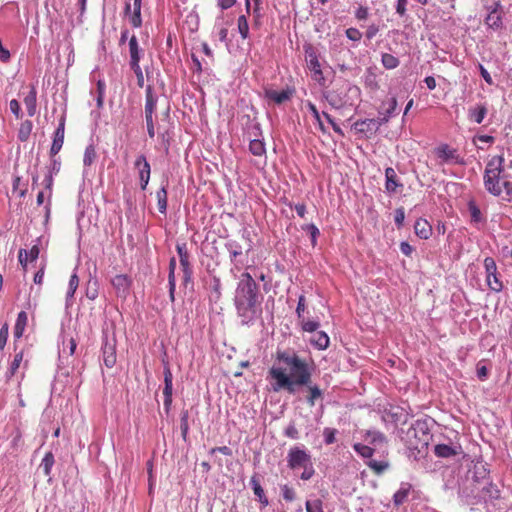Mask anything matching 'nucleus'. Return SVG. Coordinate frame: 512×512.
I'll return each mask as SVG.
<instances>
[{
	"mask_svg": "<svg viewBox=\"0 0 512 512\" xmlns=\"http://www.w3.org/2000/svg\"><path fill=\"white\" fill-rule=\"evenodd\" d=\"M312 369L308 361L293 350H277L274 363L268 371L267 379L274 392L286 391L294 394L298 387L307 386V403L310 407L323 393L317 385H310Z\"/></svg>",
	"mask_w": 512,
	"mask_h": 512,
	"instance_id": "f257e3e1",
	"label": "nucleus"
},
{
	"mask_svg": "<svg viewBox=\"0 0 512 512\" xmlns=\"http://www.w3.org/2000/svg\"><path fill=\"white\" fill-rule=\"evenodd\" d=\"M259 287L253 277L245 272L241 274L236 289L235 304L240 314L247 311L255 312V308L261 302Z\"/></svg>",
	"mask_w": 512,
	"mask_h": 512,
	"instance_id": "f03ea898",
	"label": "nucleus"
},
{
	"mask_svg": "<svg viewBox=\"0 0 512 512\" xmlns=\"http://www.w3.org/2000/svg\"><path fill=\"white\" fill-rule=\"evenodd\" d=\"M505 158L503 155L491 157L487 162L483 181L485 189L494 196L502 194V186L508 180V175L504 169Z\"/></svg>",
	"mask_w": 512,
	"mask_h": 512,
	"instance_id": "7ed1b4c3",
	"label": "nucleus"
},
{
	"mask_svg": "<svg viewBox=\"0 0 512 512\" xmlns=\"http://www.w3.org/2000/svg\"><path fill=\"white\" fill-rule=\"evenodd\" d=\"M287 465L292 470L303 468V472L300 476L302 480L311 479L315 473L310 454L297 446L289 450L287 454Z\"/></svg>",
	"mask_w": 512,
	"mask_h": 512,
	"instance_id": "20e7f679",
	"label": "nucleus"
},
{
	"mask_svg": "<svg viewBox=\"0 0 512 512\" xmlns=\"http://www.w3.org/2000/svg\"><path fill=\"white\" fill-rule=\"evenodd\" d=\"M134 168L138 171L139 183L142 190H146L147 185L150 181L151 166L146 159V156L140 154L136 157L134 162Z\"/></svg>",
	"mask_w": 512,
	"mask_h": 512,
	"instance_id": "39448f33",
	"label": "nucleus"
},
{
	"mask_svg": "<svg viewBox=\"0 0 512 512\" xmlns=\"http://www.w3.org/2000/svg\"><path fill=\"white\" fill-rule=\"evenodd\" d=\"M413 435L418 438V442L414 444V448L420 450V448L427 446L431 438L426 424L424 422L417 421L416 424L411 427L408 431V435ZM413 445V443H411Z\"/></svg>",
	"mask_w": 512,
	"mask_h": 512,
	"instance_id": "423d86ee",
	"label": "nucleus"
},
{
	"mask_svg": "<svg viewBox=\"0 0 512 512\" xmlns=\"http://www.w3.org/2000/svg\"><path fill=\"white\" fill-rule=\"evenodd\" d=\"M164 389H163V395H164V408L166 412L170 410L171 404H172V394H173V375L170 370V367L166 365L164 367Z\"/></svg>",
	"mask_w": 512,
	"mask_h": 512,
	"instance_id": "0eeeda50",
	"label": "nucleus"
},
{
	"mask_svg": "<svg viewBox=\"0 0 512 512\" xmlns=\"http://www.w3.org/2000/svg\"><path fill=\"white\" fill-rule=\"evenodd\" d=\"M65 137V116H61L58 127L54 133L52 145L50 148V156L55 157L62 149Z\"/></svg>",
	"mask_w": 512,
	"mask_h": 512,
	"instance_id": "6e6552de",
	"label": "nucleus"
},
{
	"mask_svg": "<svg viewBox=\"0 0 512 512\" xmlns=\"http://www.w3.org/2000/svg\"><path fill=\"white\" fill-rule=\"evenodd\" d=\"M435 154L438 158H440L443 162L450 163H460V157L457 153V150L451 148L447 144H442L435 149Z\"/></svg>",
	"mask_w": 512,
	"mask_h": 512,
	"instance_id": "1a4fd4ad",
	"label": "nucleus"
},
{
	"mask_svg": "<svg viewBox=\"0 0 512 512\" xmlns=\"http://www.w3.org/2000/svg\"><path fill=\"white\" fill-rule=\"evenodd\" d=\"M382 124L381 119H364L356 121L354 126L359 133L374 134Z\"/></svg>",
	"mask_w": 512,
	"mask_h": 512,
	"instance_id": "9d476101",
	"label": "nucleus"
},
{
	"mask_svg": "<svg viewBox=\"0 0 512 512\" xmlns=\"http://www.w3.org/2000/svg\"><path fill=\"white\" fill-rule=\"evenodd\" d=\"M116 293L119 297L126 298L129 293L131 280L127 275L119 274L116 275L111 281Z\"/></svg>",
	"mask_w": 512,
	"mask_h": 512,
	"instance_id": "9b49d317",
	"label": "nucleus"
},
{
	"mask_svg": "<svg viewBox=\"0 0 512 512\" xmlns=\"http://www.w3.org/2000/svg\"><path fill=\"white\" fill-rule=\"evenodd\" d=\"M52 158L51 167L47 170L44 179L42 181V185H44L45 189L48 191V198H51L52 195V186H53V173H58L60 170V161L55 157Z\"/></svg>",
	"mask_w": 512,
	"mask_h": 512,
	"instance_id": "f8f14e48",
	"label": "nucleus"
},
{
	"mask_svg": "<svg viewBox=\"0 0 512 512\" xmlns=\"http://www.w3.org/2000/svg\"><path fill=\"white\" fill-rule=\"evenodd\" d=\"M143 53L144 51L139 47L136 36L133 35L129 40L130 66L140 65Z\"/></svg>",
	"mask_w": 512,
	"mask_h": 512,
	"instance_id": "ddd939ff",
	"label": "nucleus"
},
{
	"mask_svg": "<svg viewBox=\"0 0 512 512\" xmlns=\"http://www.w3.org/2000/svg\"><path fill=\"white\" fill-rule=\"evenodd\" d=\"M307 66L309 70L314 73V79L316 81H321L324 79L320 62L314 51H311L307 54Z\"/></svg>",
	"mask_w": 512,
	"mask_h": 512,
	"instance_id": "4468645a",
	"label": "nucleus"
},
{
	"mask_svg": "<svg viewBox=\"0 0 512 512\" xmlns=\"http://www.w3.org/2000/svg\"><path fill=\"white\" fill-rule=\"evenodd\" d=\"M103 361L106 367L112 368L116 364V347L115 344L105 342L102 348Z\"/></svg>",
	"mask_w": 512,
	"mask_h": 512,
	"instance_id": "2eb2a0df",
	"label": "nucleus"
},
{
	"mask_svg": "<svg viewBox=\"0 0 512 512\" xmlns=\"http://www.w3.org/2000/svg\"><path fill=\"white\" fill-rule=\"evenodd\" d=\"M415 234L421 239H428L432 235V226L423 218L416 220L414 224Z\"/></svg>",
	"mask_w": 512,
	"mask_h": 512,
	"instance_id": "dca6fc26",
	"label": "nucleus"
},
{
	"mask_svg": "<svg viewBox=\"0 0 512 512\" xmlns=\"http://www.w3.org/2000/svg\"><path fill=\"white\" fill-rule=\"evenodd\" d=\"M27 113L30 117H33L37 112V91L34 86H31L29 93L24 97L23 100Z\"/></svg>",
	"mask_w": 512,
	"mask_h": 512,
	"instance_id": "f3484780",
	"label": "nucleus"
},
{
	"mask_svg": "<svg viewBox=\"0 0 512 512\" xmlns=\"http://www.w3.org/2000/svg\"><path fill=\"white\" fill-rule=\"evenodd\" d=\"M291 95H292V92L290 90L276 91V90L269 89V90L265 91L266 98H268L269 100H272L276 104L284 103L285 101H287L291 98Z\"/></svg>",
	"mask_w": 512,
	"mask_h": 512,
	"instance_id": "a211bd4d",
	"label": "nucleus"
},
{
	"mask_svg": "<svg viewBox=\"0 0 512 512\" xmlns=\"http://www.w3.org/2000/svg\"><path fill=\"white\" fill-rule=\"evenodd\" d=\"M500 3H495V7L490 11L486 17V24L493 29H499L502 26V17L499 13Z\"/></svg>",
	"mask_w": 512,
	"mask_h": 512,
	"instance_id": "6ab92c4d",
	"label": "nucleus"
},
{
	"mask_svg": "<svg viewBox=\"0 0 512 512\" xmlns=\"http://www.w3.org/2000/svg\"><path fill=\"white\" fill-rule=\"evenodd\" d=\"M385 178V188L388 192H395L397 188L401 186V184H399L398 182L397 174L392 167H388L385 169Z\"/></svg>",
	"mask_w": 512,
	"mask_h": 512,
	"instance_id": "aec40b11",
	"label": "nucleus"
},
{
	"mask_svg": "<svg viewBox=\"0 0 512 512\" xmlns=\"http://www.w3.org/2000/svg\"><path fill=\"white\" fill-rule=\"evenodd\" d=\"M28 322V315L25 311H21L18 313L15 327H14V338L20 339L23 336L25 328Z\"/></svg>",
	"mask_w": 512,
	"mask_h": 512,
	"instance_id": "412c9836",
	"label": "nucleus"
},
{
	"mask_svg": "<svg viewBox=\"0 0 512 512\" xmlns=\"http://www.w3.org/2000/svg\"><path fill=\"white\" fill-rule=\"evenodd\" d=\"M411 484L409 483H402L400 488L395 492V494L393 495V502L395 504V506H400L401 504H403L410 491H411Z\"/></svg>",
	"mask_w": 512,
	"mask_h": 512,
	"instance_id": "4be33fe9",
	"label": "nucleus"
},
{
	"mask_svg": "<svg viewBox=\"0 0 512 512\" xmlns=\"http://www.w3.org/2000/svg\"><path fill=\"white\" fill-rule=\"evenodd\" d=\"M24 358V350H20L14 355V358L6 372V379L10 380L18 371L21 363L23 362Z\"/></svg>",
	"mask_w": 512,
	"mask_h": 512,
	"instance_id": "5701e85b",
	"label": "nucleus"
},
{
	"mask_svg": "<svg viewBox=\"0 0 512 512\" xmlns=\"http://www.w3.org/2000/svg\"><path fill=\"white\" fill-rule=\"evenodd\" d=\"M177 253L179 255L180 265L184 275L188 278L191 275L189 256L185 247L177 246Z\"/></svg>",
	"mask_w": 512,
	"mask_h": 512,
	"instance_id": "b1692460",
	"label": "nucleus"
},
{
	"mask_svg": "<svg viewBox=\"0 0 512 512\" xmlns=\"http://www.w3.org/2000/svg\"><path fill=\"white\" fill-rule=\"evenodd\" d=\"M310 342L313 346H315L319 350H324L329 346V337L323 331H318L316 334L310 339Z\"/></svg>",
	"mask_w": 512,
	"mask_h": 512,
	"instance_id": "393cba45",
	"label": "nucleus"
},
{
	"mask_svg": "<svg viewBox=\"0 0 512 512\" xmlns=\"http://www.w3.org/2000/svg\"><path fill=\"white\" fill-rule=\"evenodd\" d=\"M157 206L158 210L161 214H166L167 211V201H168V193L165 186L161 187L156 192Z\"/></svg>",
	"mask_w": 512,
	"mask_h": 512,
	"instance_id": "a878e982",
	"label": "nucleus"
},
{
	"mask_svg": "<svg viewBox=\"0 0 512 512\" xmlns=\"http://www.w3.org/2000/svg\"><path fill=\"white\" fill-rule=\"evenodd\" d=\"M156 109V99L152 94L151 87L146 90V103H145V118L153 117Z\"/></svg>",
	"mask_w": 512,
	"mask_h": 512,
	"instance_id": "bb28decb",
	"label": "nucleus"
},
{
	"mask_svg": "<svg viewBox=\"0 0 512 512\" xmlns=\"http://www.w3.org/2000/svg\"><path fill=\"white\" fill-rule=\"evenodd\" d=\"M365 440L373 445L383 444L387 442L386 436L383 433L374 430L366 431Z\"/></svg>",
	"mask_w": 512,
	"mask_h": 512,
	"instance_id": "cd10ccee",
	"label": "nucleus"
},
{
	"mask_svg": "<svg viewBox=\"0 0 512 512\" xmlns=\"http://www.w3.org/2000/svg\"><path fill=\"white\" fill-rule=\"evenodd\" d=\"M130 22L135 28H138L142 25L141 0H133V13L131 15Z\"/></svg>",
	"mask_w": 512,
	"mask_h": 512,
	"instance_id": "c85d7f7f",
	"label": "nucleus"
},
{
	"mask_svg": "<svg viewBox=\"0 0 512 512\" xmlns=\"http://www.w3.org/2000/svg\"><path fill=\"white\" fill-rule=\"evenodd\" d=\"M33 129V124L31 120H25L20 124L19 130H18V139L21 142H26Z\"/></svg>",
	"mask_w": 512,
	"mask_h": 512,
	"instance_id": "c756f323",
	"label": "nucleus"
},
{
	"mask_svg": "<svg viewBox=\"0 0 512 512\" xmlns=\"http://www.w3.org/2000/svg\"><path fill=\"white\" fill-rule=\"evenodd\" d=\"M487 114V108L485 105H478L476 108L469 110L470 118L477 124H481Z\"/></svg>",
	"mask_w": 512,
	"mask_h": 512,
	"instance_id": "7c9ffc66",
	"label": "nucleus"
},
{
	"mask_svg": "<svg viewBox=\"0 0 512 512\" xmlns=\"http://www.w3.org/2000/svg\"><path fill=\"white\" fill-rule=\"evenodd\" d=\"M250 482H251L254 494L258 497L259 501L264 506H267L268 505V499H267V497L265 495V492H264L263 488L261 487L259 481L256 478L253 477V478H251Z\"/></svg>",
	"mask_w": 512,
	"mask_h": 512,
	"instance_id": "2f4dec72",
	"label": "nucleus"
},
{
	"mask_svg": "<svg viewBox=\"0 0 512 512\" xmlns=\"http://www.w3.org/2000/svg\"><path fill=\"white\" fill-rule=\"evenodd\" d=\"M249 151L254 156H259V157L264 156L266 153L264 142L259 139H254V140L250 141Z\"/></svg>",
	"mask_w": 512,
	"mask_h": 512,
	"instance_id": "473e14b6",
	"label": "nucleus"
},
{
	"mask_svg": "<svg viewBox=\"0 0 512 512\" xmlns=\"http://www.w3.org/2000/svg\"><path fill=\"white\" fill-rule=\"evenodd\" d=\"M367 466L376 474L380 475L385 472L389 468V463L387 461H376L369 460L367 462Z\"/></svg>",
	"mask_w": 512,
	"mask_h": 512,
	"instance_id": "72a5a7b5",
	"label": "nucleus"
},
{
	"mask_svg": "<svg viewBox=\"0 0 512 512\" xmlns=\"http://www.w3.org/2000/svg\"><path fill=\"white\" fill-rule=\"evenodd\" d=\"M79 286V277L76 272H74L69 279L68 289L66 292L67 301L74 297V294Z\"/></svg>",
	"mask_w": 512,
	"mask_h": 512,
	"instance_id": "f704fd0d",
	"label": "nucleus"
},
{
	"mask_svg": "<svg viewBox=\"0 0 512 512\" xmlns=\"http://www.w3.org/2000/svg\"><path fill=\"white\" fill-rule=\"evenodd\" d=\"M434 451L438 457H443V458H448V457L454 456L456 454L455 450L451 446L446 445V444L436 445Z\"/></svg>",
	"mask_w": 512,
	"mask_h": 512,
	"instance_id": "c9c22d12",
	"label": "nucleus"
},
{
	"mask_svg": "<svg viewBox=\"0 0 512 512\" xmlns=\"http://www.w3.org/2000/svg\"><path fill=\"white\" fill-rule=\"evenodd\" d=\"M381 62L386 69H394L398 67L400 63L397 57L389 53L382 54Z\"/></svg>",
	"mask_w": 512,
	"mask_h": 512,
	"instance_id": "e433bc0d",
	"label": "nucleus"
},
{
	"mask_svg": "<svg viewBox=\"0 0 512 512\" xmlns=\"http://www.w3.org/2000/svg\"><path fill=\"white\" fill-rule=\"evenodd\" d=\"M53 464H54L53 454L51 452L46 453L41 461V464H40V468L43 470V472L46 476L50 475L51 468H52Z\"/></svg>",
	"mask_w": 512,
	"mask_h": 512,
	"instance_id": "4c0bfd02",
	"label": "nucleus"
},
{
	"mask_svg": "<svg viewBox=\"0 0 512 512\" xmlns=\"http://www.w3.org/2000/svg\"><path fill=\"white\" fill-rule=\"evenodd\" d=\"M237 27L242 39H247L249 37V25L245 15L238 17Z\"/></svg>",
	"mask_w": 512,
	"mask_h": 512,
	"instance_id": "58836bf2",
	"label": "nucleus"
},
{
	"mask_svg": "<svg viewBox=\"0 0 512 512\" xmlns=\"http://www.w3.org/2000/svg\"><path fill=\"white\" fill-rule=\"evenodd\" d=\"M97 158V153L93 145L86 147L83 157V163L85 166H91Z\"/></svg>",
	"mask_w": 512,
	"mask_h": 512,
	"instance_id": "ea45409f",
	"label": "nucleus"
},
{
	"mask_svg": "<svg viewBox=\"0 0 512 512\" xmlns=\"http://www.w3.org/2000/svg\"><path fill=\"white\" fill-rule=\"evenodd\" d=\"M354 450L363 458H371L374 455V449L368 445L356 443L353 445Z\"/></svg>",
	"mask_w": 512,
	"mask_h": 512,
	"instance_id": "a19ab883",
	"label": "nucleus"
},
{
	"mask_svg": "<svg viewBox=\"0 0 512 512\" xmlns=\"http://www.w3.org/2000/svg\"><path fill=\"white\" fill-rule=\"evenodd\" d=\"M306 107L308 108V110L311 112L312 116L314 117V119L316 120L320 130L322 132H326V129H325V126L321 120V115L317 109V107L315 106V104H313L312 102L308 101L306 103Z\"/></svg>",
	"mask_w": 512,
	"mask_h": 512,
	"instance_id": "79ce46f5",
	"label": "nucleus"
},
{
	"mask_svg": "<svg viewBox=\"0 0 512 512\" xmlns=\"http://www.w3.org/2000/svg\"><path fill=\"white\" fill-rule=\"evenodd\" d=\"M306 512H324L323 503L320 499L308 500L305 503Z\"/></svg>",
	"mask_w": 512,
	"mask_h": 512,
	"instance_id": "37998d69",
	"label": "nucleus"
},
{
	"mask_svg": "<svg viewBox=\"0 0 512 512\" xmlns=\"http://www.w3.org/2000/svg\"><path fill=\"white\" fill-rule=\"evenodd\" d=\"M468 209L473 222H480L482 220L481 211L474 201L468 203Z\"/></svg>",
	"mask_w": 512,
	"mask_h": 512,
	"instance_id": "c03bdc74",
	"label": "nucleus"
},
{
	"mask_svg": "<svg viewBox=\"0 0 512 512\" xmlns=\"http://www.w3.org/2000/svg\"><path fill=\"white\" fill-rule=\"evenodd\" d=\"M299 320L301 323V327L305 332H316L317 329L319 328V322L317 321L305 320L304 317Z\"/></svg>",
	"mask_w": 512,
	"mask_h": 512,
	"instance_id": "a18cd8bd",
	"label": "nucleus"
},
{
	"mask_svg": "<svg viewBox=\"0 0 512 512\" xmlns=\"http://www.w3.org/2000/svg\"><path fill=\"white\" fill-rule=\"evenodd\" d=\"M397 99L395 97L391 98L389 101L388 108L385 111L384 117L381 118L382 122L385 124L389 121V118L391 115L396 111L397 109Z\"/></svg>",
	"mask_w": 512,
	"mask_h": 512,
	"instance_id": "49530a36",
	"label": "nucleus"
},
{
	"mask_svg": "<svg viewBox=\"0 0 512 512\" xmlns=\"http://www.w3.org/2000/svg\"><path fill=\"white\" fill-rule=\"evenodd\" d=\"M303 230H306L310 234L312 246H315L317 243V237L320 234L319 229L314 224H307L303 227Z\"/></svg>",
	"mask_w": 512,
	"mask_h": 512,
	"instance_id": "de8ad7c7",
	"label": "nucleus"
},
{
	"mask_svg": "<svg viewBox=\"0 0 512 512\" xmlns=\"http://www.w3.org/2000/svg\"><path fill=\"white\" fill-rule=\"evenodd\" d=\"M487 284L491 290L496 292L501 291L503 287L501 281H499V279L497 278L496 273L494 275L487 277Z\"/></svg>",
	"mask_w": 512,
	"mask_h": 512,
	"instance_id": "09e8293b",
	"label": "nucleus"
},
{
	"mask_svg": "<svg viewBox=\"0 0 512 512\" xmlns=\"http://www.w3.org/2000/svg\"><path fill=\"white\" fill-rule=\"evenodd\" d=\"M337 430L334 428H325L323 431L324 441L326 444L330 445L336 441Z\"/></svg>",
	"mask_w": 512,
	"mask_h": 512,
	"instance_id": "8fccbe9b",
	"label": "nucleus"
},
{
	"mask_svg": "<svg viewBox=\"0 0 512 512\" xmlns=\"http://www.w3.org/2000/svg\"><path fill=\"white\" fill-rule=\"evenodd\" d=\"M484 266L487 273V277L494 275L496 273L497 267L493 258L487 257L484 260Z\"/></svg>",
	"mask_w": 512,
	"mask_h": 512,
	"instance_id": "3c124183",
	"label": "nucleus"
},
{
	"mask_svg": "<svg viewBox=\"0 0 512 512\" xmlns=\"http://www.w3.org/2000/svg\"><path fill=\"white\" fill-rule=\"evenodd\" d=\"M282 496L285 501L292 502L295 500V491L293 488L288 485H284L281 487Z\"/></svg>",
	"mask_w": 512,
	"mask_h": 512,
	"instance_id": "603ef678",
	"label": "nucleus"
},
{
	"mask_svg": "<svg viewBox=\"0 0 512 512\" xmlns=\"http://www.w3.org/2000/svg\"><path fill=\"white\" fill-rule=\"evenodd\" d=\"M355 18L359 21L366 20L369 16V9L366 6L360 5L354 12Z\"/></svg>",
	"mask_w": 512,
	"mask_h": 512,
	"instance_id": "864d4df0",
	"label": "nucleus"
},
{
	"mask_svg": "<svg viewBox=\"0 0 512 512\" xmlns=\"http://www.w3.org/2000/svg\"><path fill=\"white\" fill-rule=\"evenodd\" d=\"M348 39L352 41H360L362 38V33L354 27L348 28L345 32Z\"/></svg>",
	"mask_w": 512,
	"mask_h": 512,
	"instance_id": "5fc2aeb1",
	"label": "nucleus"
},
{
	"mask_svg": "<svg viewBox=\"0 0 512 512\" xmlns=\"http://www.w3.org/2000/svg\"><path fill=\"white\" fill-rule=\"evenodd\" d=\"M9 330L8 325L4 324L0 329V350H3L8 340Z\"/></svg>",
	"mask_w": 512,
	"mask_h": 512,
	"instance_id": "6e6d98bb",
	"label": "nucleus"
},
{
	"mask_svg": "<svg viewBox=\"0 0 512 512\" xmlns=\"http://www.w3.org/2000/svg\"><path fill=\"white\" fill-rule=\"evenodd\" d=\"M305 309H306V299H305V296L304 295H300L299 299H298L297 308H296V313H297L298 319H302L303 318V313H304Z\"/></svg>",
	"mask_w": 512,
	"mask_h": 512,
	"instance_id": "4d7b16f0",
	"label": "nucleus"
},
{
	"mask_svg": "<svg viewBox=\"0 0 512 512\" xmlns=\"http://www.w3.org/2000/svg\"><path fill=\"white\" fill-rule=\"evenodd\" d=\"M9 107L11 112L15 115L17 119L22 118V112L19 102L16 99H13L9 103Z\"/></svg>",
	"mask_w": 512,
	"mask_h": 512,
	"instance_id": "13d9d810",
	"label": "nucleus"
},
{
	"mask_svg": "<svg viewBox=\"0 0 512 512\" xmlns=\"http://www.w3.org/2000/svg\"><path fill=\"white\" fill-rule=\"evenodd\" d=\"M18 260H19V263L22 266V268L24 270H26L27 269L28 260H29L27 250H25V249H20L19 250V252H18Z\"/></svg>",
	"mask_w": 512,
	"mask_h": 512,
	"instance_id": "bf43d9fd",
	"label": "nucleus"
},
{
	"mask_svg": "<svg viewBox=\"0 0 512 512\" xmlns=\"http://www.w3.org/2000/svg\"><path fill=\"white\" fill-rule=\"evenodd\" d=\"M168 282H169L170 297H171V299L173 301L174 300V291H175V287H176L175 272L169 271Z\"/></svg>",
	"mask_w": 512,
	"mask_h": 512,
	"instance_id": "052dcab7",
	"label": "nucleus"
},
{
	"mask_svg": "<svg viewBox=\"0 0 512 512\" xmlns=\"http://www.w3.org/2000/svg\"><path fill=\"white\" fill-rule=\"evenodd\" d=\"M505 191V196L503 199L507 201H512V181L507 180L504 182V185L502 186V190Z\"/></svg>",
	"mask_w": 512,
	"mask_h": 512,
	"instance_id": "680f3d73",
	"label": "nucleus"
},
{
	"mask_svg": "<svg viewBox=\"0 0 512 512\" xmlns=\"http://www.w3.org/2000/svg\"><path fill=\"white\" fill-rule=\"evenodd\" d=\"M408 0H397L396 13L400 16H404L407 11Z\"/></svg>",
	"mask_w": 512,
	"mask_h": 512,
	"instance_id": "e2e57ef3",
	"label": "nucleus"
},
{
	"mask_svg": "<svg viewBox=\"0 0 512 512\" xmlns=\"http://www.w3.org/2000/svg\"><path fill=\"white\" fill-rule=\"evenodd\" d=\"M378 32H379V26L376 24H371L368 26L365 35H366L367 39L371 40L377 35Z\"/></svg>",
	"mask_w": 512,
	"mask_h": 512,
	"instance_id": "0e129e2a",
	"label": "nucleus"
},
{
	"mask_svg": "<svg viewBox=\"0 0 512 512\" xmlns=\"http://www.w3.org/2000/svg\"><path fill=\"white\" fill-rule=\"evenodd\" d=\"M479 71L485 82L489 85H493V79L489 72L485 69V67L482 64L478 65Z\"/></svg>",
	"mask_w": 512,
	"mask_h": 512,
	"instance_id": "69168bd1",
	"label": "nucleus"
},
{
	"mask_svg": "<svg viewBox=\"0 0 512 512\" xmlns=\"http://www.w3.org/2000/svg\"><path fill=\"white\" fill-rule=\"evenodd\" d=\"M405 219V212L403 208H398L395 213V223L398 227L402 226Z\"/></svg>",
	"mask_w": 512,
	"mask_h": 512,
	"instance_id": "338daca9",
	"label": "nucleus"
},
{
	"mask_svg": "<svg viewBox=\"0 0 512 512\" xmlns=\"http://www.w3.org/2000/svg\"><path fill=\"white\" fill-rule=\"evenodd\" d=\"M285 435L289 438H292V439H297L299 437V433H298V430L297 428L295 427V425H289L286 429H285Z\"/></svg>",
	"mask_w": 512,
	"mask_h": 512,
	"instance_id": "774afa93",
	"label": "nucleus"
}]
</instances>
